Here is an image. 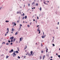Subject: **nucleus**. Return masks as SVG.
<instances>
[{"mask_svg": "<svg viewBox=\"0 0 60 60\" xmlns=\"http://www.w3.org/2000/svg\"><path fill=\"white\" fill-rule=\"evenodd\" d=\"M39 28L40 27H38V29L37 30V31H39V30H39Z\"/></svg>", "mask_w": 60, "mask_h": 60, "instance_id": "19", "label": "nucleus"}, {"mask_svg": "<svg viewBox=\"0 0 60 60\" xmlns=\"http://www.w3.org/2000/svg\"><path fill=\"white\" fill-rule=\"evenodd\" d=\"M18 58H19V59H20V57L19 56H18Z\"/></svg>", "mask_w": 60, "mask_h": 60, "instance_id": "27", "label": "nucleus"}, {"mask_svg": "<svg viewBox=\"0 0 60 60\" xmlns=\"http://www.w3.org/2000/svg\"><path fill=\"white\" fill-rule=\"evenodd\" d=\"M41 42H43V40H41Z\"/></svg>", "mask_w": 60, "mask_h": 60, "instance_id": "45", "label": "nucleus"}, {"mask_svg": "<svg viewBox=\"0 0 60 60\" xmlns=\"http://www.w3.org/2000/svg\"><path fill=\"white\" fill-rule=\"evenodd\" d=\"M24 18L25 19H27V16L26 15L24 17Z\"/></svg>", "mask_w": 60, "mask_h": 60, "instance_id": "12", "label": "nucleus"}, {"mask_svg": "<svg viewBox=\"0 0 60 60\" xmlns=\"http://www.w3.org/2000/svg\"><path fill=\"white\" fill-rule=\"evenodd\" d=\"M49 23V20H47V23L48 24Z\"/></svg>", "mask_w": 60, "mask_h": 60, "instance_id": "31", "label": "nucleus"}, {"mask_svg": "<svg viewBox=\"0 0 60 60\" xmlns=\"http://www.w3.org/2000/svg\"><path fill=\"white\" fill-rule=\"evenodd\" d=\"M22 26V24H20V26L21 27V26Z\"/></svg>", "mask_w": 60, "mask_h": 60, "instance_id": "34", "label": "nucleus"}, {"mask_svg": "<svg viewBox=\"0 0 60 60\" xmlns=\"http://www.w3.org/2000/svg\"><path fill=\"white\" fill-rule=\"evenodd\" d=\"M4 54H2V55H1V56H4Z\"/></svg>", "mask_w": 60, "mask_h": 60, "instance_id": "53", "label": "nucleus"}, {"mask_svg": "<svg viewBox=\"0 0 60 60\" xmlns=\"http://www.w3.org/2000/svg\"><path fill=\"white\" fill-rule=\"evenodd\" d=\"M6 35H7V34L6 33L5 35V36H6Z\"/></svg>", "mask_w": 60, "mask_h": 60, "instance_id": "56", "label": "nucleus"}, {"mask_svg": "<svg viewBox=\"0 0 60 60\" xmlns=\"http://www.w3.org/2000/svg\"><path fill=\"white\" fill-rule=\"evenodd\" d=\"M59 22H58V24H57V25H59Z\"/></svg>", "mask_w": 60, "mask_h": 60, "instance_id": "54", "label": "nucleus"}, {"mask_svg": "<svg viewBox=\"0 0 60 60\" xmlns=\"http://www.w3.org/2000/svg\"><path fill=\"white\" fill-rule=\"evenodd\" d=\"M58 57H59V58H60V56H58Z\"/></svg>", "mask_w": 60, "mask_h": 60, "instance_id": "52", "label": "nucleus"}, {"mask_svg": "<svg viewBox=\"0 0 60 60\" xmlns=\"http://www.w3.org/2000/svg\"><path fill=\"white\" fill-rule=\"evenodd\" d=\"M16 43H18V41H16Z\"/></svg>", "mask_w": 60, "mask_h": 60, "instance_id": "47", "label": "nucleus"}, {"mask_svg": "<svg viewBox=\"0 0 60 60\" xmlns=\"http://www.w3.org/2000/svg\"><path fill=\"white\" fill-rule=\"evenodd\" d=\"M35 22H36V23H37V20H36L35 21Z\"/></svg>", "mask_w": 60, "mask_h": 60, "instance_id": "43", "label": "nucleus"}, {"mask_svg": "<svg viewBox=\"0 0 60 60\" xmlns=\"http://www.w3.org/2000/svg\"><path fill=\"white\" fill-rule=\"evenodd\" d=\"M27 54V55L28 56H30V53H28V52H26Z\"/></svg>", "mask_w": 60, "mask_h": 60, "instance_id": "5", "label": "nucleus"}, {"mask_svg": "<svg viewBox=\"0 0 60 60\" xmlns=\"http://www.w3.org/2000/svg\"><path fill=\"white\" fill-rule=\"evenodd\" d=\"M25 19V17H23L22 18V19Z\"/></svg>", "mask_w": 60, "mask_h": 60, "instance_id": "46", "label": "nucleus"}, {"mask_svg": "<svg viewBox=\"0 0 60 60\" xmlns=\"http://www.w3.org/2000/svg\"><path fill=\"white\" fill-rule=\"evenodd\" d=\"M8 41L9 43H10L11 42V41L9 40H8Z\"/></svg>", "mask_w": 60, "mask_h": 60, "instance_id": "26", "label": "nucleus"}, {"mask_svg": "<svg viewBox=\"0 0 60 60\" xmlns=\"http://www.w3.org/2000/svg\"><path fill=\"white\" fill-rule=\"evenodd\" d=\"M47 50H48V49H46V53H47V52H48V51Z\"/></svg>", "mask_w": 60, "mask_h": 60, "instance_id": "17", "label": "nucleus"}, {"mask_svg": "<svg viewBox=\"0 0 60 60\" xmlns=\"http://www.w3.org/2000/svg\"><path fill=\"white\" fill-rule=\"evenodd\" d=\"M27 26H28V27H30V25H27Z\"/></svg>", "mask_w": 60, "mask_h": 60, "instance_id": "33", "label": "nucleus"}, {"mask_svg": "<svg viewBox=\"0 0 60 60\" xmlns=\"http://www.w3.org/2000/svg\"><path fill=\"white\" fill-rule=\"evenodd\" d=\"M9 56H8V55H7V56H6V59H7L8 57H9Z\"/></svg>", "mask_w": 60, "mask_h": 60, "instance_id": "18", "label": "nucleus"}, {"mask_svg": "<svg viewBox=\"0 0 60 60\" xmlns=\"http://www.w3.org/2000/svg\"><path fill=\"white\" fill-rule=\"evenodd\" d=\"M2 8V7H0V10H1Z\"/></svg>", "mask_w": 60, "mask_h": 60, "instance_id": "39", "label": "nucleus"}, {"mask_svg": "<svg viewBox=\"0 0 60 60\" xmlns=\"http://www.w3.org/2000/svg\"><path fill=\"white\" fill-rule=\"evenodd\" d=\"M46 56L47 57H49V54H47V56Z\"/></svg>", "mask_w": 60, "mask_h": 60, "instance_id": "35", "label": "nucleus"}, {"mask_svg": "<svg viewBox=\"0 0 60 60\" xmlns=\"http://www.w3.org/2000/svg\"><path fill=\"white\" fill-rule=\"evenodd\" d=\"M41 53H43V51H41Z\"/></svg>", "mask_w": 60, "mask_h": 60, "instance_id": "38", "label": "nucleus"}, {"mask_svg": "<svg viewBox=\"0 0 60 60\" xmlns=\"http://www.w3.org/2000/svg\"><path fill=\"white\" fill-rule=\"evenodd\" d=\"M36 6H38V3H37L36 4Z\"/></svg>", "mask_w": 60, "mask_h": 60, "instance_id": "30", "label": "nucleus"}, {"mask_svg": "<svg viewBox=\"0 0 60 60\" xmlns=\"http://www.w3.org/2000/svg\"><path fill=\"white\" fill-rule=\"evenodd\" d=\"M19 13V12L17 11V14H18V13Z\"/></svg>", "mask_w": 60, "mask_h": 60, "instance_id": "49", "label": "nucleus"}, {"mask_svg": "<svg viewBox=\"0 0 60 60\" xmlns=\"http://www.w3.org/2000/svg\"><path fill=\"white\" fill-rule=\"evenodd\" d=\"M30 25H31L32 24V22H30Z\"/></svg>", "mask_w": 60, "mask_h": 60, "instance_id": "50", "label": "nucleus"}, {"mask_svg": "<svg viewBox=\"0 0 60 60\" xmlns=\"http://www.w3.org/2000/svg\"><path fill=\"white\" fill-rule=\"evenodd\" d=\"M39 59H41V56H39Z\"/></svg>", "mask_w": 60, "mask_h": 60, "instance_id": "14", "label": "nucleus"}, {"mask_svg": "<svg viewBox=\"0 0 60 60\" xmlns=\"http://www.w3.org/2000/svg\"><path fill=\"white\" fill-rule=\"evenodd\" d=\"M9 32V31H8L7 32H6V34H8V33Z\"/></svg>", "mask_w": 60, "mask_h": 60, "instance_id": "51", "label": "nucleus"}, {"mask_svg": "<svg viewBox=\"0 0 60 60\" xmlns=\"http://www.w3.org/2000/svg\"><path fill=\"white\" fill-rule=\"evenodd\" d=\"M9 28H7V31H9Z\"/></svg>", "mask_w": 60, "mask_h": 60, "instance_id": "22", "label": "nucleus"}, {"mask_svg": "<svg viewBox=\"0 0 60 60\" xmlns=\"http://www.w3.org/2000/svg\"><path fill=\"white\" fill-rule=\"evenodd\" d=\"M13 52V49H11L10 50V51H9V52L10 53H12V52Z\"/></svg>", "mask_w": 60, "mask_h": 60, "instance_id": "1", "label": "nucleus"}, {"mask_svg": "<svg viewBox=\"0 0 60 60\" xmlns=\"http://www.w3.org/2000/svg\"><path fill=\"white\" fill-rule=\"evenodd\" d=\"M41 10H42L41 7H40V11H41Z\"/></svg>", "mask_w": 60, "mask_h": 60, "instance_id": "23", "label": "nucleus"}, {"mask_svg": "<svg viewBox=\"0 0 60 60\" xmlns=\"http://www.w3.org/2000/svg\"><path fill=\"white\" fill-rule=\"evenodd\" d=\"M44 32H43V36H46V35H44Z\"/></svg>", "mask_w": 60, "mask_h": 60, "instance_id": "21", "label": "nucleus"}, {"mask_svg": "<svg viewBox=\"0 0 60 60\" xmlns=\"http://www.w3.org/2000/svg\"><path fill=\"white\" fill-rule=\"evenodd\" d=\"M45 37V36H42V38L43 39Z\"/></svg>", "mask_w": 60, "mask_h": 60, "instance_id": "7", "label": "nucleus"}, {"mask_svg": "<svg viewBox=\"0 0 60 60\" xmlns=\"http://www.w3.org/2000/svg\"><path fill=\"white\" fill-rule=\"evenodd\" d=\"M14 25H15V26H16V25H17V24L16 23H15V24H14Z\"/></svg>", "mask_w": 60, "mask_h": 60, "instance_id": "42", "label": "nucleus"}, {"mask_svg": "<svg viewBox=\"0 0 60 60\" xmlns=\"http://www.w3.org/2000/svg\"><path fill=\"white\" fill-rule=\"evenodd\" d=\"M21 16H25V13H23L22 15Z\"/></svg>", "mask_w": 60, "mask_h": 60, "instance_id": "13", "label": "nucleus"}, {"mask_svg": "<svg viewBox=\"0 0 60 60\" xmlns=\"http://www.w3.org/2000/svg\"><path fill=\"white\" fill-rule=\"evenodd\" d=\"M45 55L44 56H43V60L44 59V58H45Z\"/></svg>", "mask_w": 60, "mask_h": 60, "instance_id": "8", "label": "nucleus"}, {"mask_svg": "<svg viewBox=\"0 0 60 60\" xmlns=\"http://www.w3.org/2000/svg\"><path fill=\"white\" fill-rule=\"evenodd\" d=\"M25 52H27V50H25Z\"/></svg>", "mask_w": 60, "mask_h": 60, "instance_id": "58", "label": "nucleus"}, {"mask_svg": "<svg viewBox=\"0 0 60 60\" xmlns=\"http://www.w3.org/2000/svg\"><path fill=\"white\" fill-rule=\"evenodd\" d=\"M56 56H58V54H57V53H56Z\"/></svg>", "mask_w": 60, "mask_h": 60, "instance_id": "61", "label": "nucleus"}, {"mask_svg": "<svg viewBox=\"0 0 60 60\" xmlns=\"http://www.w3.org/2000/svg\"><path fill=\"white\" fill-rule=\"evenodd\" d=\"M15 53L16 54H18V53H19V51H16Z\"/></svg>", "mask_w": 60, "mask_h": 60, "instance_id": "9", "label": "nucleus"}, {"mask_svg": "<svg viewBox=\"0 0 60 60\" xmlns=\"http://www.w3.org/2000/svg\"><path fill=\"white\" fill-rule=\"evenodd\" d=\"M14 30H15V29L13 28H12L11 29V31L12 32H13Z\"/></svg>", "mask_w": 60, "mask_h": 60, "instance_id": "6", "label": "nucleus"}, {"mask_svg": "<svg viewBox=\"0 0 60 60\" xmlns=\"http://www.w3.org/2000/svg\"><path fill=\"white\" fill-rule=\"evenodd\" d=\"M5 22H6V23H8V22H9V21L8 20H6L5 21Z\"/></svg>", "mask_w": 60, "mask_h": 60, "instance_id": "15", "label": "nucleus"}, {"mask_svg": "<svg viewBox=\"0 0 60 60\" xmlns=\"http://www.w3.org/2000/svg\"><path fill=\"white\" fill-rule=\"evenodd\" d=\"M16 40V39H15V38H14L13 39V41L14 42Z\"/></svg>", "mask_w": 60, "mask_h": 60, "instance_id": "10", "label": "nucleus"}, {"mask_svg": "<svg viewBox=\"0 0 60 60\" xmlns=\"http://www.w3.org/2000/svg\"><path fill=\"white\" fill-rule=\"evenodd\" d=\"M30 4H28V6L29 7L30 6Z\"/></svg>", "mask_w": 60, "mask_h": 60, "instance_id": "37", "label": "nucleus"}, {"mask_svg": "<svg viewBox=\"0 0 60 60\" xmlns=\"http://www.w3.org/2000/svg\"><path fill=\"white\" fill-rule=\"evenodd\" d=\"M16 54V53H15H15H13V54Z\"/></svg>", "mask_w": 60, "mask_h": 60, "instance_id": "55", "label": "nucleus"}, {"mask_svg": "<svg viewBox=\"0 0 60 60\" xmlns=\"http://www.w3.org/2000/svg\"><path fill=\"white\" fill-rule=\"evenodd\" d=\"M55 13L56 14H57V12H55Z\"/></svg>", "mask_w": 60, "mask_h": 60, "instance_id": "59", "label": "nucleus"}, {"mask_svg": "<svg viewBox=\"0 0 60 60\" xmlns=\"http://www.w3.org/2000/svg\"><path fill=\"white\" fill-rule=\"evenodd\" d=\"M33 21H35V19H33Z\"/></svg>", "mask_w": 60, "mask_h": 60, "instance_id": "62", "label": "nucleus"}, {"mask_svg": "<svg viewBox=\"0 0 60 60\" xmlns=\"http://www.w3.org/2000/svg\"><path fill=\"white\" fill-rule=\"evenodd\" d=\"M39 26V25H37V27H38V26Z\"/></svg>", "mask_w": 60, "mask_h": 60, "instance_id": "60", "label": "nucleus"}, {"mask_svg": "<svg viewBox=\"0 0 60 60\" xmlns=\"http://www.w3.org/2000/svg\"><path fill=\"white\" fill-rule=\"evenodd\" d=\"M33 51H31L30 52V55L29 56H31V55H32V54H33Z\"/></svg>", "mask_w": 60, "mask_h": 60, "instance_id": "2", "label": "nucleus"}, {"mask_svg": "<svg viewBox=\"0 0 60 60\" xmlns=\"http://www.w3.org/2000/svg\"><path fill=\"white\" fill-rule=\"evenodd\" d=\"M24 58H26V56H25L24 57Z\"/></svg>", "mask_w": 60, "mask_h": 60, "instance_id": "63", "label": "nucleus"}, {"mask_svg": "<svg viewBox=\"0 0 60 60\" xmlns=\"http://www.w3.org/2000/svg\"><path fill=\"white\" fill-rule=\"evenodd\" d=\"M44 4H46V5H47V3H45V2H44Z\"/></svg>", "mask_w": 60, "mask_h": 60, "instance_id": "24", "label": "nucleus"}, {"mask_svg": "<svg viewBox=\"0 0 60 60\" xmlns=\"http://www.w3.org/2000/svg\"><path fill=\"white\" fill-rule=\"evenodd\" d=\"M9 43L8 42H7L6 43V45H9Z\"/></svg>", "mask_w": 60, "mask_h": 60, "instance_id": "25", "label": "nucleus"}, {"mask_svg": "<svg viewBox=\"0 0 60 60\" xmlns=\"http://www.w3.org/2000/svg\"><path fill=\"white\" fill-rule=\"evenodd\" d=\"M21 27L20 26V27H19V30H20V29H21Z\"/></svg>", "mask_w": 60, "mask_h": 60, "instance_id": "44", "label": "nucleus"}, {"mask_svg": "<svg viewBox=\"0 0 60 60\" xmlns=\"http://www.w3.org/2000/svg\"><path fill=\"white\" fill-rule=\"evenodd\" d=\"M37 19H39V17H38V16H37Z\"/></svg>", "mask_w": 60, "mask_h": 60, "instance_id": "48", "label": "nucleus"}, {"mask_svg": "<svg viewBox=\"0 0 60 60\" xmlns=\"http://www.w3.org/2000/svg\"><path fill=\"white\" fill-rule=\"evenodd\" d=\"M14 22H12V25H13V24H14Z\"/></svg>", "mask_w": 60, "mask_h": 60, "instance_id": "57", "label": "nucleus"}, {"mask_svg": "<svg viewBox=\"0 0 60 60\" xmlns=\"http://www.w3.org/2000/svg\"><path fill=\"white\" fill-rule=\"evenodd\" d=\"M41 47H42V46H43V45H42V43H41Z\"/></svg>", "mask_w": 60, "mask_h": 60, "instance_id": "40", "label": "nucleus"}, {"mask_svg": "<svg viewBox=\"0 0 60 60\" xmlns=\"http://www.w3.org/2000/svg\"><path fill=\"white\" fill-rule=\"evenodd\" d=\"M34 2H33V3H32V5L33 4H34Z\"/></svg>", "mask_w": 60, "mask_h": 60, "instance_id": "28", "label": "nucleus"}, {"mask_svg": "<svg viewBox=\"0 0 60 60\" xmlns=\"http://www.w3.org/2000/svg\"><path fill=\"white\" fill-rule=\"evenodd\" d=\"M17 22L18 23H19V20H18L17 21Z\"/></svg>", "mask_w": 60, "mask_h": 60, "instance_id": "41", "label": "nucleus"}, {"mask_svg": "<svg viewBox=\"0 0 60 60\" xmlns=\"http://www.w3.org/2000/svg\"><path fill=\"white\" fill-rule=\"evenodd\" d=\"M38 32H39V33H38V34H40V33H41V30H38V31H37Z\"/></svg>", "mask_w": 60, "mask_h": 60, "instance_id": "11", "label": "nucleus"}, {"mask_svg": "<svg viewBox=\"0 0 60 60\" xmlns=\"http://www.w3.org/2000/svg\"><path fill=\"white\" fill-rule=\"evenodd\" d=\"M13 57H15V54H13Z\"/></svg>", "mask_w": 60, "mask_h": 60, "instance_id": "29", "label": "nucleus"}, {"mask_svg": "<svg viewBox=\"0 0 60 60\" xmlns=\"http://www.w3.org/2000/svg\"><path fill=\"white\" fill-rule=\"evenodd\" d=\"M22 38H23V37H22L21 38H20V41H22Z\"/></svg>", "mask_w": 60, "mask_h": 60, "instance_id": "4", "label": "nucleus"}, {"mask_svg": "<svg viewBox=\"0 0 60 60\" xmlns=\"http://www.w3.org/2000/svg\"><path fill=\"white\" fill-rule=\"evenodd\" d=\"M12 44H13V43H12V42L11 43L10 45H12Z\"/></svg>", "mask_w": 60, "mask_h": 60, "instance_id": "36", "label": "nucleus"}, {"mask_svg": "<svg viewBox=\"0 0 60 60\" xmlns=\"http://www.w3.org/2000/svg\"><path fill=\"white\" fill-rule=\"evenodd\" d=\"M13 38H14V37L12 36V37H11L10 38V39H11V40H13Z\"/></svg>", "mask_w": 60, "mask_h": 60, "instance_id": "3", "label": "nucleus"}, {"mask_svg": "<svg viewBox=\"0 0 60 60\" xmlns=\"http://www.w3.org/2000/svg\"><path fill=\"white\" fill-rule=\"evenodd\" d=\"M50 60H53V59H50Z\"/></svg>", "mask_w": 60, "mask_h": 60, "instance_id": "64", "label": "nucleus"}, {"mask_svg": "<svg viewBox=\"0 0 60 60\" xmlns=\"http://www.w3.org/2000/svg\"><path fill=\"white\" fill-rule=\"evenodd\" d=\"M52 46H53V47H54V46H55V44H52Z\"/></svg>", "mask_w": 60, "mask_h": 60, "instance_id": "32", "label": "nucleus"}, {"mask_svg": "<svg viewBox=\"0 0 60 60\" xmlns=\"http://www.w3.org/2000/svg\"><path fill=\"white\" fill-rule=\"evenodd\" d=\"M13 39H11L10 42H13Z\"/></svg>", "mask_w": 60, "mask_h": 60, "instance_id": "20", "label": "nucleus"}, {"mask_svg": "<svg viewBox=\"0 0 60 60\" xmlns=\"http://www.w3.org/2000/svg\"><path fill=\"white\" fill-rule=\"evenodd\" d=\"M18 32L17 31L15 33V35H17V34H18Z\"/></svg>", "mask_w": 60, "mask_h": 60, "instance_id": "16", "label": "nucleus"}]
</instances>
